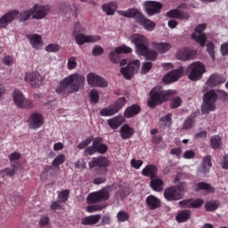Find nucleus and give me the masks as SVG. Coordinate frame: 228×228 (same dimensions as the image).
<instances>
[{"instance_id":"obj_7","label":"nucleus","mask_w":228,"mask_h":228,"mask_svg":"<svg viewBox=\"0 0 228 228\" xmlns=\"http://www.w3.org/2000/svg\"><path fill=\"white\" fill-rule=\"evenodd\" d=\"M130 42L135 45L136 54H143L149 47V39L142 34H133L130 36Z\"/></svg>"},{"instance_id":"obj_43","label":"nucleus","mask_w":228,"mask_h":228,"mask_svg":"<svg viewBox=\"0 0 228 228\" xmlns=\"http://www.w3.org/2000/svg\"><path fill=\"white\" fill-rule=\"evenodd\" d=\"M193 126H195V119L193 118H187L183 124L182 128L186 131L192 129Z\"/></svg>"},{"instance_id":"obj_27","label":"nucleus","mask_w":228,"mask_h":228,"mask_svg":"<svg viewBox=\"0 0 228 228\" xmlns=\"http://www.w3.org/2000/svg\"><path fill=\"white\" fill-rule=\"evenodd\" d=\"M224 81H225V78H224L222 76L218 74H213L207 80V85L208 86H211L212 88H215V86H218V85H222Z\"/></svg>"},{"instance_id":"obj_64","label":"nucleus","mask_w":228,"mask_h":228,"mask_svg":"<svg viewBox=\"0 0 228 228\" xmlns=\"http://www.w3.org/2000/svg\"><path fill=\"white\" fill-rule=\"evenodd\" d=\"M221 54L223 56H227V54H228V43H224L221 45Z\"/></svg>"},{"instance_id":"obj_52","label":"nucleus","mask_w":228,"mask_h":228,"mask_svg":"<svg viewBox=\"0 0 228 228\" xmlns=\"http://www.w3.org/2000/svg\"><path fill=\"white\" fill-rule=\"evenodd\" d=\"M207 51L210 56V58L215 61V45L211 42L207 44Z\"/></svg>"},{"instance_id":"obj_57","label":"nucleus","mask_w":228,"mask_h":228,"mask_svg":"<svg viewBox=\"0 0 228 228\" xmlns=\"http://www.w3.org/2000/svg\"><path fill=\"white\" fill-rule=\"evenodd\" d=\"M171 108L175 109V108H179V106H181V104H183V100H181L180 97H175L171 100Z\"/></svg>"},{"instance_id":"obj_14","label":"nucleus","mask_w":228,"mask_h":228,"mask_svg":"<svg viewBox=\"0 0 228 228\" xmlns=\"http://www.w3.org/2000/svg\"><path fill=\"white\" fill-rule=\"evenodd\" d=\"M25 81L33 88H38L44 85V77L37 71H29L25 75Z\"/></svg>"},{"instance_id":"obj_55","label":"nucleus","mask_w":228,"mask_h":228,"mask_svg":"<svg viewBox=\"0 0 228 228\" xmlns=\"http://www.w3.org/2000/svg\"><path fill=\"white\" fill-rule=\"evenodd\" d=\"M152 69V62H143L141 69V74H147Z\"/></svg>"},{"instance_id":"obj_10","label":"nucleus","mask_w":228,"mask_h":228,"mask_svg":"<svg viewBox=\"0 0 228 228\" xmlns=\"http://www.w3.org/2000/svg\"><path fill=\"white\" fill-rule=\"evenodd\" d=\"M206 28H208V24L206 23L198 25L194 29V33H192L191 36V38L195 40V42H198L201 47L206 45V42L208 40V37H206V34H204Z\"/></svg>"},{"instance_id":"obj_40","label":"nucleus","mask_w":228,"mask_h":228,"mask_svg":"<svg viewBox=\"0 0 228 228\" xmlns=\"http://www.w3.org/2000/svg\"><path fill=\"white\" fill-rule=\"evenodd\" d=\"M219 206L220 202L218 200H210L205 203V209L206 211H216Z\"/></svg>"},{"instance_id":"obj_11","label":"nucleus","mask_w":228,"mask_h":228,"mask_svg":"<svg viewBox=\"0 0 228 228\" xmlns=\"http://www.w3.org/2000/svg\"><path fill=\"white\" fill-rule=\"evenodd\" d=\"M86 79L87 85L90 86V88H106V86H108V82L106 79L95 73L91 72L87 74Z\"/></svg>"},{"instance_id":"obj_47","label":"nucleus","mask_w":228,"mask_h":228,"mask_svg":"<svg viewBox=\"0 0 228 228\" xmlns=\"http://www.w3.org/2000/svg\"><path fill=\"white\" fill-rule=\"evenodd\" d=\"M68 70H74L77 67V58L69 57L67 62Z\"/></svg>"},{"instance_id":"obj_24","label":"nucleus","mask_w":228,"mask_h":228,"mask_svg":"<svg viewBox=\"0 0 228 228\" xmlns=\"http://www.w3.org/2000/svg\"><path fill=\"white\" fill-rule=\"evenodd\" d=\"M102 10L105 15H115V12L118 10V4H117L116 2L103 4L102 6Z\"/></svg>"},{"instance_id":"obj_39","label":"nucleus","mask_w":228,"mask_h":228,"mask_svg":"<svg viewBox=\"0 0 228 228\" xmlns=\"http://www.w3.org/2000/svg\"><path fill=\"white\" fill-rule=\"evenodd\" d=\"M117 113V110L114 109L113 105H110L109 107L103 108L100 110V115L102 117H112Z\"/></svg>"},{"instance_id":"obj_42","label":"nucleus","mask_w":228,"mask_h":228,"mask_svg":"<svg viewBox=\"0 0 228 228\" xmlns=\"http://www.w3.org/2000/svg\"><path fill=\"white\" fill-rule=\"evenodd\" d=\"M126 106V98L125 97H121L119 98L116 102H114V104L112 105V107L116 110V113H118V111H120V110L123 109V107Z\"/></svg>"},{"instance_id":"obj_1","label":"nucleus","mask_w":228,"mask_h":228,"mask_svg":"<svg viewBox=\"0 0 228 228\" xmlns=\"http://www.w3.org/2000/svg\"><path fill=\"white\" fill-rule=\"evenodd\" d=\"M85 76L81 73H73L64 77L55 88L59 95H67L69 94H77L79 90L85 88Z\"/></svg>"},{"instance_id":"obj_18","label":"nucleus","mask_w":228,"mask_h":228,"mask_svg":"<svg viewBox=\"0 0 228 228\" xmlns=\"http://www.w3.org/2000/svg\"><path fill=\"white\" fill-rule=\"evenodd\" d=\"M144 10L149 17H152V15H157L161 12V8H163V4L159 2L154 1H147L143 4Z\"/></svg>"},{"instance_id":"obj_16","label":"nucleus","mask_w":228,"mask_h":228,"mask_svg":"<svg viewBox=\"0 0 228 228\" xmlns=\"http://www.w3.org/2000/svg\"><path fill=\"white\" fill-rule=\"evenodd\" d=\"M184 74V68L180 67L177 69L171 70L162 78L163 83L170 85V83H175L177 79H181Z\"/></svg>"},{"instance_id":"obj_45","label":"nucleus","mask_w":228,"mask_h":228,"mask_svg":"<svg viewBox=\"0 0 228 228\" xmlns=\"http://www.w3.org/2000/svg\"><path fill=\"white\" fill-rule=\"evenodd\" d=\"M74 35H77L79 33H85L86 31V28L79 23L78 21L75 22L73 25Z\"/></svg>"},{"instance_id":"obj_26","label":"nucleus","mask_w":228,"mask_h":228,"mask_svg":"<svg viewBox=\"0 0 228 228\" xmlns=\"http://www.w3.org/2000/svg\"><path fill=\"white\" fill-rule=\"evenodd\" d=\"M211 157L207 156L203 159L200 166L198 168V172L199 174H203L204 175H206V174H208L211 168Z\"/></svg>"},{"instance_id":"obj_13","label":"nucleus","mask_w":228,"mask_h":228,"mask_svg":"<svg viewBox=\"0 0 228 228\" xmlns=\"http://www.w3.org/2000/svg\"><path fill=\"white\" fill-rule=\"evenodd\" d=\"M31 10L32 19H36V20H42V19H45V17L49 15L51 7L49 5L35 4L31 7Z\"/></svg>"},{"instance_id":"obj_50","label":"nucleus","mask_w":228,"mask_h":228,"mask_svg":"<svg viewBox=\"0 0 228 228\" xmlns=\"http://www.w3.org/2000/svg\"><path fill=\"white\" fill-rule=\"evenodd\" d=\"M104 206L102 205H91L86 208L87 213H95L96 211H102V209H104Z\"/></svg>"},{"instance_id":"obj_29","label":"nucleus","mask_w":228,"mask_h":228,"mask_svg":"<svg viewBox=\"0 0 228 228\" xmlns=\"http://www.w3.org/2000/svg\"><path fill=\"white\" fill-rule=\"evenodd\" d=\"M101 218L102 216L100 214L92 215L82 218L81 224L82 225H95V224H99Z\"/></svg>"},{"instance_id":"obj_38","label":"nucleus","mask_w":228,"mask_h":228,"mask_svg":"<svg viewBox=\"0 0 228 228\" xmlns=\"http://www.w3.org/2000/svg\"><path fill=\"white\" fill-rule=\"evenodd\" d=\"M138 56H144L146 60H151V61H156L158 58V53L155 50L149 49V46H146V51L144 53H138Z\"/></svg>"},{"instance_id":"obj_62","label":"nucleus","mask_w":228,"mask_h":228,"mask_svg":"<svg viewBox=\"0 0 228 228\" xmlns=\"http://www.w3.org/2000/svg\"><path fill=\"white\" fill-rule=\"evenodd\" d=\"M180 208H191V200H183L178 202Z\"/></svg>"},{"instance_id":"obj_25","label":"nucleus","mask_w":228,"mask_h":228,"mask_svg":"<svg viewBox=\"0 0 228 228\" xmlns=\"http://www.w3.org/2000/svg\"><path fill=\"white\" fill-rule=\"evenodd\" d=\"M153 49H156L159 54H167L172 49V44L167 42L153 43Z\"/></svg>"},{"instance_id":"obj_4","label":"nucleus","mask_w":228,"mask_h":228,"mask_svg":"<svg viewBox=\"0 0 228 228\" xmlns=\"http://www.w3.org/2000/svg\"><path fill=\"white\" fill-rule=\"evenodd\" d=\"M30 17H33L31 8L24 10L21 12H19L17 10L9 11L0 18V29L6 28V26H8L10 22H12V20H15V19H18L20 22H26V20H29Z\"/></svg>"},{"instance_id":"obj_30","label":"nucleus","mask_w":228,"mask_h":228,"mask_svg":"<svg viewBox=\"0 0 228 228\" xmlns=\"http://www.w3.org/2000/svg\"><path fill=\"white\" fill-rule=\"evenodd\" d=\"M150 186L154 191H163L165 188V183L159 177H153L150 182Z\"/></svg>"},{"instance_id":"obj_5","label":"nucleus","mask_w":228,"mask_h":228,"mask_svg":"<svg viewBox=\"0 0 228 228\" xmlns=\"http://www.w3.org/2000/svg\"><path fill=\"white\" fill-rule=\"evenodd\" d=\"M174 94V91H163L161 87H154L150 93V98L148 99V105L150 108H155L158 104L168 101V97Z\"/></svg>"},{"instance_id":"obj_8","label":"nucleus","mask_w":228,"mask_h":228,"mask_svg":"<svg viewBox=\"0 0 228 228\" xmlns=\"http://www.w3.org/2000/svg\"><path fill=\"white\" fill-rule=\"evenodd\" d=\"M12 99L17 108H23L25 110H29L30 108H33V102L27 99L26 96H24V94H22L20 90H15L12 93Z\"/></svg>"},{"instance_id":"obj_3","label":"nucleus","mask_w":228,"mask_h":228,"mask_svg":"<svg viewBox=\"0 0 228 228\" xmlns=\"http://www.w3.org/2000/svg\"><path fill=\"white\" fill-rule=\"evenodd\" d=\"M118 15L126 19H134L138 24H141L146 31H154L156 29V22L145 18L143 14L136 8H130L126 11H118Z\"/></svg>"},{"instance_id":"obj_53","label":"nucleus","mask_w":228,"mask_h":228,"mask_svg":"<svg viewBox=\"0 0 228 228\" xmlns=\"http://www.w3.org/2000/svg\"><path fill=\"white\" fill-rule=\"evenodd\" d=\"M45 51L47 53H58V51H60V45L50 44V45H46Z\"/></svg>"},{"instance_id":"obj_21","label":"nucleus","mask_w":228,"mask_h":228,"mask_svg":"<svg viewBox=\"0 0 228 228\" xmlns=\"http://www.w3.org/2000/svg\"><path fill=\"white\" fill-rule=\"evenodd\" d=\"M110 166V159L106 157H94L92 159V160L89 162V167L90 168H95L96 167L98 168H108Z\"/></svg>"},{"instance_id":"obj_44","label":"nucleus","mask_w":228,"mask_h":228,"mask_svg":"<svg viewBox=\"0 0 228 228\" xmlns=\"http://www.w3.org/2000/svg\"><path fill=\"white\" fill-rule=\"evenodd\" d=\"M129 213L126 210H120L117 213L118 222H127V220H129Z\"/></svg>"},{"instance_id":"obj_58","label":"nucleus","mask_w":228,"mask_h":228,"mask_svg":"<svg viewBox=\"0 0 228 228\" xmlns=\"http://www.w3.org/2000/svg\"><path fill=\"white\" fill-rule=\"evenodd\" d=\"M142 165H143V160L134 159L131 160V166L133 167V168H135V170L140 169L142 167Z\"/></svg>"},{"instance_id":"obj_15","label":"nucleus","mask_w":228,"mask_h":228,"mask_svg":"<svg viewBox=\"0 0 228 228\" xmlns=\"http://www.w3.org/2000/svg\"><path fill=\"white\" fill-rule=\"evenodd\" d=\"M138 70H140V61L134 60L131 61L126 67L121 68L120 72L126 79H131Z\"/></svg>"},{"instance_id":"obj_41","label":"nucleus","mask_w":228,"mask_h":228,"mask_svg":"<svg viewBox=\"0 0 228 228\" xmlns=\"http://www.w3.org/2000/svg\"><path fill=\"white\" fill-rule=\"evenodd\" d=\"M15 172H17V167H8L5 168L2 171H0V174L2 175V177H12L13 175H15Z\"/></svg>"},{"instance_id":"obj_59","label":"nucleus","mask_w":228,"mask_h":228,"mask_svg":"<svg viewBox=\"0 0 228 228\" xmlns=\"http://www.w3.org/2000/svg\"><path fill=\"white\" fill-rule=\"evenodd\" d=\"M183 158H184V159H193V158H195V151L187 150L183 152Z\"/></svg>"},{"instance_id":"obj_37","label":"nucleus","mask_w":228,"mask_h":228,"mask_svg":"<svg viewBox=\"0 0 228 228\" xmlns=\"http://www.w3.org/2000/svg\"><path fill=\"white\" fill-rule=\"evenodd\" d=\"M191 216V211L182 210L177 214L175 220L179 224H183V222H186L187 220H190Z\"/></svg>"},{"instance_id":"obj_31","label":"nucleus","mask_w":228,"mask_h":228,"mask_svg":"<svg viewBox=\"0 0 228 228\" xmlns=\"http://www.w3.org/2000/svg\"><path fill=\"white\" fill-rule=\"evenodd\" d=\"M195 191H204L205 193H213L215 188L206 182H200L194 185Z\"/></svg>"},{"instance_id":"obj_56","label":"nucleus","mask_w":228,"mask_h":228,"mask_svg":"<svg viewBox=\"0 0 228 228\" xmlns=\"http://www.w3.org/2000/svg\"><path fill=\"white\" fill-rule=\"evenodd\" d=\"M69 193L68 190L60 192L58 195L59 202H67L69 200Z\"/></svg>"},{"instance_id":"obj_51","label":"nucleus","mask_w":228,"mask_h":228,"mask_svg":"<svg viewBox=\"0 0 228 228\" xmlns=\"http://www.w3.org/2000/svg\"><path fill=\"white\" fill-rule=\"evenodd\" d=\"M160 124L165 127H169L170 124H172V116L168 114L163 117L162 118H160Z\"/></svg>"},{"instance_id":"obj_28","label":"nucleus","mask_w":228,"mask_h":228,"mask_svg":"<svg viewBox=\"0 0 228 228\" xmlns=\"http://www.w3.org/2000/svg\"><path fill=\"white\" fill-rule=\"evenodd\" d=\"M146 204L149 209H158V208H161V200L154 195H150L146 198Z\"/></svg>"},{"instance_id":"obj_60","label":"nucleus","mask_w":228,"mask_h":228,"mask_svg":"<svg viewBox=\"0 0 228 228\" xmlns=\"http://www.w3.org/2000/svg\"><path fill=\"white\" fill-rule=\"evenodd\" d=\"M92 143V139L91 138H87L84 141H82L78 145H77V149H79L80 151L85 149V147H88V145Z\"/></svg>"},{"instance_id":"obj_9","label":"nucleus","mask_w":228,"mask_h":228,"mask_svg":"<svg viewBox=\"0 0 228 228\" xmlns=\"http://www.w3.org/2000/svg\"><path fill=\"white\" fill-rule=\"evenodd\" d=\"M110 199V188L104 187L102 190L92 192L87 196L88 204H95L102 202V200H108Z\"/></svg>"},{"instance_id":"obj_36","label":"nucleus","mask_w":228,"mask_h":228,"mask_svg":"<svg viewBox=\"0 0 228 228\" xmlns=\"http://www.w3.org/2000/svg\"><path fill=\"white\" fill-rule=\"evenodd\" d=\"M122 124H124V118L122 116H118L108 120V125L111 129H118Z\"/></svg>"},{"instance_id":"obj_32","label":"nucleus","mask_w":228,"mask_h":228,"mask_svg":"<svg viewBox=\"0 0 228 228\" xmlns=\"http://www.w3.org/2000/svg\"><path fill=\"white\" fill-rule=\"evenodd\" d=\"M142 175H145V177L153 179L158 175V167L154 165H148L142 169Z\"/></svg>"},{"instance_id":"obj_48","label":"nucleus","mask_w":228,"mask_h":228,"mask_svg":"<svg viewBox=\"0 0 228 228\" xmlns=\"http://www.w3.org/2000/svg\"><path fill=\"white\" fill-rule=\"evenodd\" d=\"M91 102L97 104L99 102V93L95 89H92L89 94Z\"/></svg>"},{"instance_id":"obj_2","label":"nucleus","mask_w":228,"mask_h":228,"mask_svg":"<svg viewBox=\"0 0 228 228\" xmlns=\"http://www.w3.org/2000/svg\"><path fill=\"white\" fill-rule=\"evenodd\" d=\"M223 101L224 102L228 101V94L224 90H210L203 95V102L201 105V113L208 115L211 111L216 110V101Z\"/></svg>"},{"instance_id":"obj_34","label":"nucleus","mask_w":228,"mask_h":228,"mask_svg":"<svg viewBox=\"0 0 228 228\" xmlns=\"http://www.w3.org/2000/svg\"><path fill=\"white\" fill-rule=\"evenodd\" d=\"M138 113H140V106L134 104L126 109L124 117L125 118H131L135 117V115H138Z\"/></svg>"},{"instance_id":"obj_20","label":"nucleus","mask_w":228,"mask_h":228,"mask_svg":"<svg viewBox=\"0 0 228 228\" xmlns=\"http://www.w3.org/2000/svg\"><path fill=\"white\" fill-rule=\"evenodd\" d=\"M197 55V51L191 50L190 48H182L176 53V59L182 61H186L188 60H193Z\"/></svg>"},{"instance_id":"obj_49","label":"nucleus","mask_w":228,"mask_h":228,"mask_svg":"<svg viewBox=\"0 0 228 228\" xmlns=\"http://www.w3.org/2000/svg\"><path fill=\"white\" fill-rule=\"evenodd\" d=\"M63 163H65V155L61 154L53 159V166L60 167V165H63Z\"/></svg>"},{"instance_id":"obj_61","label":"nucleus","mask_w":228,"mask_h":228,"mask_svg":"<svg viewBox=\"0 0 228 228\" xmlns=\"http://www.w3.org/2000/svg\"><path fill=\"white\" fill-rule=\"evenodd\" d=\"M94 56H101V54H102V53H104V50L102 49V47L96 45L93 48L92 51Z\"/></svg>"},{"instance_id":"obj_17","label":"nucleus","mask_w":228,"mask_h":228,"mask_svg":"<svg viewBox=\"0 0 228 228\" xmlns=\"http://www.w3.org/2000/svg\"><path fill=\"white\" fill-rule=\"evenodd\" d=\"M164 199L172 202L174 200H181L183 199V193L175 186H171L164 191Z\"/></svg>"},{"instance_id":"obj_12","label":"nucleus","mask_w":228,"mask_h":228,"mask_svg":"<svg viewBox=\"0 0 228 228\" xmlns=\"http://www.w3.org/2000/svg\"><path fill=\"white\" fill-rule=\"evenodd\" d=\"M133 53V49L127 45H120L115 47L109 54V58L112 63H118L120 60V54H129Z\"/></svg>"},{"instance_id":"obj_23","label":"nucleus","mask_w":228,"mask_h":228,"mask_svg":"<svg viewBox=\"0 0 228 228\" xmlns=\"http://www.w3.org/2000/svg\"><path fill=\"white\" fill-rule=\"evenodd\" d=\"M27 38L33 49L40 50L44 47V39H42V36L38 34H29L27 35Z\"/></svg>"},{"instance_id":"obj_63","label":"nucleus","mask_w":228,"mask_h":228,"mask_svg":"<svg viewBox=\"0 0 228 228\" xmlns=\"http://www.w3.org/2000/svg\"><path fill=\"white\" fill-rule=\"evenodd\" d=\"M221 167L224 170H228V154L224 155L221 160Z\"/></svg>"},{"instance_id":"obj_33","label":"nucleus","mask_w":228,"mask_h":228,"mask_svg":"<svg viewBox=\"0 0 228 228\" xmlns=\"http://www.w3.org/2000/svg\"><path fill=\"white\" fill-rule=\"evenodd\" d=\"M93 145L94 149L96 150V152H99L100 154H104L106 151H108V146L104 143H102V138L97 137L93 141Z\"/></svg>"},{"instance_id":"obj_22","label":"nucleus","mask_w":228,"mask_h":228,"mask_svg":"<svg viewBox=\"0 0 228 228\" xmlns=\"http://www.w3.org/2000/svg\"><path fill=\"white\" fill-rule=\"evenodd\" d=\"M41 126H44V117L38 113L30 114L28 119V126L30 129H40Z\"/></svg>"},{"instance_id":"obj_35","label":"nucleus","mask_w":228,"mask_h":228,"mask_svg":"<svg viewBox=\"0 0 228 228\" xmlns=\"http://www.w3.org/2000/svg\"><path fill=\"white\" fill-rule=\"evenodd\" d=\"M134 134V129L131 128L129 125H124L120 129V136L123 140H127Z\"/></svg>"},{"instance_id":"obj_46","label":"nucleus","mask_w":228,"mask_h":228,"mask_svg":"<svg viewBox=\"0 0 228 228\" xmlns=\"http://www.w3.org/2000/svg\"><path fill=\"white\" fill-rule=\"evenodd\" d=\"M212 149H218L222 145V138L218 135H215L210 139Z\"/></svg>"},{"instance_id":"obj_19","label":"nucleus","mask_w":228,"mask_h":228,"mask_svg":"<svg viewBox=\"0 0 228 228\" xmlns=\"http://www.w3.org/2000/svg\"><path fill=\"white\" fill-rule=\"evenodd\" d=\"M75 40L77 45H83L85 44H92L94 42H99V40H101V37L78 33L75 35Z\"/></svg>"},{"instance_id":"obj_6","label":"nucleus","mask_w":228,"mask_h":228,"mask_svg":"<svg viewBox=\"0 0 228 228\" xmlns=\"http://www.w3.org/2000/svg\"><path fill=\"white\" fill-rule=\"evenodd\" d=\"M186 72L191 81H199L206 72V66L200 61L192 62L188 66Z\"/></svg>"},{"instance_id":"obj_54","label":"nucleus","mask_w":228,"mask_h":228,"mask_svg":"<svg viewBox=\"0 0 228 228\" xmlns=\"http://www.w3.org/2000/svg\"><path fill=\"white\" fill-rule=\"evenodd\" d=\"M202 204H204V200L202 199L191 200V208H201Z\"/></svg>"}]
</instances>
